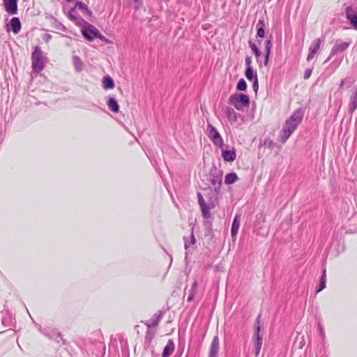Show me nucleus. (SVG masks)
<instances>
[{
  "label": "nucleus",
  "mask_w": 357,
  "mask_h": 357,
  "mask_svg": "<svg viewBox=\"0 0 357 357\" xmlns=\"http://www.w3.org/2000/svg\"><path fill=\"white\" fill-rule=\"evenodd\" d=\"M303 119V113L300 110H296L294 114L285 121L282 130L280 132V142L284 143L290 135L296 129L298 125Z\"/></svg>",
  "instance_id": "nucleus-1"
},
{
  "label": "nucleus",
  "mask_w": 357,
  "mask_h": 357,
  "mask_svg": "<svg viewBox=\"0 0 357 357\" xmlns=\"http://www.w3.org/2000/svg\"><path fill=\"white\" fill-rule=\"evenodd\" d=\"M80 26L83 36L88 40L91 41L96 38L105 40V37L93 25L85 21Z\"/></svg>",
  "instance_id": "nucleus-2"
},
{
  "label": "nucleus",
  "mask_w": 357,
  "mask_h": 357,
  "mask_svg": "<svg viewBox=\"0 0 357 357\" xmlns=\"http://www.w3.org/2000/svg\"><path fill=\"white\" fill-rule=\"evenodd\" d=\"M229 101L238 110H242L250 103L249 97L245 94H234L230 96Z\"/></svg>",
  "instance_id": "nucleus-3"
},
{
  "label": "nucleus",
  "mask_w": 357,
  "mask_h": 357,
  "mask_svg": "<svg viewBox=\"0 0 357 357\" xmlns=\"http://www.w3.org/2000/svg\"><path fill=\"white\" fill-rule=\"evenodd\" d=\"M32 68L35 72H40L44 68L43 53L39 47H36L31 56Z\"/></svg>",
  "instance_id": "nucleus-4"
},
{
  "label": "nucleus",
  "mask_w": 357,
  "mask_h": 357,
  "mask_svg": "<svg viewBox=\"0 0 357 357\" xmlns=\"http://www.w3.org/2000/svg\"><path fill=\"white\" fill-rule=\"evenodd\" d=\"M207 134L208 138L216 147H218L220 149H222L223 147L224 140L222 136L220 135V132L217 130V129L211 124L208 125L207 126Z\"/></svg>",
  "instance_id": "nucleus-5"
},
{
  "label": "nucleus",
  "mask_w": 357,
  "mask_h": 357,
  "mask_svg": "<svg viewBox=\"0 0 357 357\" xmlns=\"http://www.w3.org/2000/svg\"><path fill=\"white\" fill-rule=\"evenodd\" d=\"M209 181L211 183L214 191L216 193L219 192L222 185V175L215 170L214 173H211L209 176Z\"/></svg>",
  "instance_id": "nucleus-6"
},
{
  "label": "nucleus",
  "mask_w": 357,
  "mask_h": 357,
  "mask_svg": "<svg viewBox=\"0 0 357 357\" xmlns=\"http://www.w3.org/2000/svg\"><path fill=\"white\" fill-rule=\"evenodd\" d=\"M347 20L349 21L352 27L357 30V7L353 8L348 6L345 10Z\"/></svg>",
  "instance_id": "nucleus-7"
},
{
  "label": "nucleus",
  "mask_w": 357,
  "mask_h": 357,
  "mask_svg": "<svg viewBox=\"0 0 357 357\" xmlns=\"http://www.w3.org/2000/svg\"><path fill=\"white\" fill-rule=\"evenodd\" d=\"M260 326L259 325V320H257V325L256 326V331L255 333L254 337L255 339V354L258 356L262 346L263 335L259 333Z\"/></svg>",
  "instance_id": "nucleus-8"
},
{
  "label": "nucleus",
  "mask_w": 357,
  "mask_h": 357,
  "mask_svg": "<svg viewBox=\"0 0 357 357\" xmlns=\"http://www.w3.org/2000/svg\"><path fill=\"white\" fill-rule=\"evenodd\" d=\"M321 44V40L320 38H317L313 41L312 45L310 46V47L309 49L310 52H309L307 58V60L308 61H310V60H312L314 58V55L317 53V52L320 49Z\"/></svg>",
  "instance_id": "nucleus-9"
},
{
  "label": "nucleus",
  "mask_w": 357,
  "mask_h": 357,
  "mask_svg": "<svg viewBox=\"0 0 357 357\" xmlns=\"http://www.w3.org/2000/svg\"><path fill=\"white\" fill-rule=\"evenodd\" d=\"M349 46V43L337 40L331 50V56L328 58V59H330L331 56H333L337 52L345 50Z\"/></svg>",
  "instance_id": "nucleus-10"
},
{
  "label": "nucleus",
  "mask_w": 357,
  "mask_h": 357,
  "mask_svg": "<svg viewBox=\"0 0 357 357\" xmlns=\"http://www.w3.org/2000/svg\"><path fill=\"white\" fill-rule=\"evenodd\" d=\"M17 0H3V3L6 12L11 15H15L17 11Z\"/></svg>",
  "instance_id": "nucleus-11"
},
{
  "label": "nucleus",
  "mask_w": 357,
  "mask_h": 357,
  "mask_svg": "<svg viewBox=\"0 0 357 357\" xmlns=\"http://www.w3.org/2000/svg\"><path fill=\"white\" fill-rule=\"evenodd\" d=\"M219 351V338L218 335H215L212 340L210 351H209V357H218Z\"/></svg>",
  "instance_id": "nucleus-12"
},
{
  "label": "nucleus",
  "mask_w": 357,
  "mask_h": 357,
  "mask_svg": "<svg viewBox=\"0 0 357 357\" xmlns=\"http://www.w3.org/2000/svg\"><path fill=\"white\" fill-rule=\"evenodd\" d=\"M68 17L71 21L79 26L85 22V20L81 18L77 13L75 8L69 11Z\"/></svg>",
  "instance_id": "nucleus-13"
},
{
  "label": "nucleus",
  "mask_w": 357,
  "mask_h": 357,
  "mask_svg": "<svg viewBox=\"0 0 357 357\" xmlns=\"http://www.w3.org/2000/svg\"><path fill=\"white\" fill-rule=\"evenodd\" d=\"M240 215H236L232 222L231 234L233 240L234 241L236 238L239 227H240Z\"/></svg>",
  "instance_id": "nucleus-14"
},
{
  "label": "nucleus",
  "mask_w": 357,
  "mask_h": 357,
  "mask_svg": "<svg viewBox=\"0 0 357 357\" xmlns=\"http://www.w3.org/2000/svg\"><path fill=\"white\" fill-rule=\"evenodd\" d=\"M222 157L225 161L232 162L236 160V154L234 150H223Z\"/></svg>",
  "instance_id": "nucleus-15"
},
{
  "label": "nucleus",
  "mask_w": 357,
  "mask_h": 357,
  "mask_svg": "<svg viewBox=\"0 0 357 357\" xmlns=\"http://www.w3.org/2000/svg\"><path fill=\"white\" fill-rule=\"evenodd\" d=\"M10 26L14 33H18L21 29V23L17 17H13L10 20Z\"/></svg>",
  "instance_id": "nucleus-16"
},
{
  "label": "nucleus",
  "mask_w": 357,
  "mask_h": 357,
  "mask_svg": "<svg viewBox=\"0 0 357 357\" xmlns=\"http://www.w3.org/2000/svg\"><path fill=\"white\" fill-rule=\"evenodd\" d=\"M174 350V344L172 340H169L165 346L162 356L163 357H169Z\"/></svg>",
  "instance_id": "nucleus-17"
},
{
  "label": "nucleus",
  "mask_w": 357,
  "mask_h": 357,
  "mask_svg": "<svg viewBox=\"0 0 357 357\" xmlns=\"http://www.w3.org/2000/svg\"><path fill=\"white\" fill-rule=\"evenodd\" d=\"M73 63L77 72L79 73L83 70V63L79 56H74L73 57Z\"/></svg>",
  "instance_id": "nucleus-18"
},
{
  "label": "nucleus",
  "mask_w": 357,
  "mask_h": 357,
  "mask_svg": "<svg viewBox=\"0 0 357 357\" xmlns=\"http://www.w3.org/2000/svg\"><path fill=\"white\" fill-rule=\"evenodd\" d=\"M238 179V177L237 174L234 172H231L227 174L225 176V183L227 185H230L234 183L236 181H237Z\"/></svg>",
  "instance_id": "nucleus-19"
},
{
  "label": "nucleus",
  "mask_w": 357,
  "mask_h": 357,
  "mask_svg": "<svg viewBox=\"0 0 357 357\" xmlns=\"http://www.w3.org/2000/svg\"><path fill=\"white\" fill-rule=\"evenodd\" d=\"M271 47H272L271 40H268L266 43V45H265V52H266L265 59H264V65L265 66H267L269 62V56H270V54H271Z\"/></svg>",
  "instance_id": "nucleus-20"
},
{
  "label": "nucleus",
  "mask_w": 357,
  "mask_h": 357,
  "mask_svg": "<svg viewBox=\"0 0 357 357\" xmlns=\"http://www.w3.org/2000/svg\"><path fill=\"white\" fill-rule=\"evenodd\" d=\"M108 107L114 112L119 111V106L117 101L114 98H109L107 101Z\"/></svg>",
  "instance_id": "nucleus-21"
},
{
  "label": "nucleus",
  "mask_w": 357,
  "mask_h": 357,
  "mask_svg": "<svg viewBox=\"0 0 357 357\" xmlns=\"http://www.w3.org/2000/svg\"><path fill=\"white\" fill-rule=\"evenodd\" d=\"M184 241H185V250H188L191 247V245H193L196 242V239H195V237L193 233L192 232L191 234L190 235V236L188 238L184 237Z\"/></svg>",
  "instance_id": "nucleus-22"
},
{
  "label": "nucleus",
  "mask_w": 357,
  "mask_h": 357,
  "mask_svg": "<svg viewBox=\"0 0 357 357\" xmlns=\"http://www.w3.org/2000/svg\"><path fill=\"white\" fill-rule=\"evenodd\" d=\"M102 86L105 89H112L114 87V84L112 79L107 76L102 80Z\"/></svg>",
  "instance_id": "nucleus-23"
},
{
  "label": "nucleus",
  "mask_w": 357,
  "mask_h": 357,
  "mask_svg": "<svg viewBox=\"0 0 357 357\" xmlns=\"http://www.w3.org/2000/svg\"><path fill=\"white\" fill-rule=\"evenodd\" d=\"M227 116L231 122H236L237 121L236 112L231 107L227 109Z\"/></svg>",
  "instance_id": "nucleus-24"
},
{
  "label": "nucleus",
  "mask_w": 357,
  "mask_h": 357,
  "mask_svg": "<svg viewBox=\"0 0 357 357\" xmlns=\"http://www.w3.org/2000/svg\"><path fill=\"white\" fill-rule=\"evenodd\" d=\"M245 75L250 81H253L255 78H257V73L254 72L252 68H246Z\"/></svg>",
  "instance_id": "nucleus-25"
},
{
  "label": "nucleus",
  "mask_w": 357,
  "mask_h": 357,
  "mask_svg": "<svg viewBox=\"0 0 357 357\" xmlns=\"http://www.w3.org/2000/svg\"><path fill=\"white\" fill-rule=\"evenodd\" d=\"M75 8V9L78 8V9L82 10L84 12H86V13L87 15H89L90 16L92 14V12L90 10L88 9L87 6L85 3H84L82 2H80V1H78V2L76 3Z\"/></svg>",
  "instance_id": "nucleus-26"
},
{
  "label": "nucleus",
  "mask_w": 357,
  "mask_h": 357,
  "mask_svg": "<svg viewBox=\"0 0 357 357\" xmlns=\"http://www.w3.org/2000/svg\"><path fill=\"white\" fill-rule=\"evenodd\" d=\"M257 36L260 38L264 37L265 31H264V24L263 21H259L257 23Z\"/></svg>",
  "instance_id": "nucleus-27"
},
{
  "label": "nucleus",
  "mask_w": 357,
  "mask_h": 357,
  "mask_svg": "<svg viewBox=\"0 0 357 357\" xmlns=\"http://www.w3.org/2000/svg\"><path fill=\"white\" fill-rule=\"evenodd\" d=\"M197 287V282L195 281L192 285L191 289H190L189 295L188 296V301H191L193 299L196 292Z\"/></svg>",
  "instance_id": "nucleus-28"
},
{
  "label": "nucleus",
  "mask_w": 357,
  "mask_h": 357,
  "mask_svg": "<svg viewBox=\"0 0 357 357\" xmlns=\"http://www.w3.org/2000/svg\"><path fill=\"white\" fill-rule=\"evenodd\" d=\"M326 270H324L323 275L321 278L320 287H319V289L317 291V292L321 291L326 287Z\"/></svg>",
  "instance_id": "nucleus-29"
},
{
  "label": "nucleus",
  "mask_w": 357,
  "mask_h": 357,
  "mask_svg": "<svg viewBox=\"0 0 357 357\" xmlns=\"http://www.w3.org/2000/svg\"><path fill=\"white\" fill-rule=\"evenodd\" d=\"M249 46L251 48V50H252V52L255 53V56L257 57H259L261 56V52L257 48V45L255 43H253L252 42L250 41L249 42Z\"/></svg>",
  "instance_id": "nucleus-30"
},
{
  "label": "nucleus",
  "mask_w": 357,
  "mask_h": 357,
  "mask_svg": "<svg viewBox=\"0 0 357 357\" xmlns=\"http://www.w3.org/2000/svg\"><path fill=\"white\" fill-rule=\"evenodd\" d=\"M200 208L202 209V212L203 216L205 218H208L210 217L211 207H209L208 206L206 205V206H202Z\"/></svg>",
  "instance_id": "nucleus-31"
},
{
  "label": "nucleus",
  "mask_w": 357,
  "mask_h": 357,
  "mask_svg": "<svg viewBox=\"0 0 357 357\" xmlns=\"http://www.w3.org/2000/svg\"><path fill=\"white\" fill-rule=\"evenodd\" d=\"M247 88V84L245 81L243 79H241L238 81V83L237 84L236 89L238 91H245Z\"/></svg>",
  "instance_id": "nucleus-32"
},
{
  "label": "nucleus",
  "mask_w": 357,
  "mask_h": 357,
  "mask_svg": "<svg viewBox=\"0 0 357 357\" xmlns=\"http://www.w3.org/2000/svg\"><path fill=\"white\" fill-rule=\"evenodd\" d=\"M353 83V81L350 79H343L341 80L340 87H343L344 85H347V87H350Z\"/></svg>",
  "instance_id": "nucleus-33"
},
{
  "label": "nucleus",
  "mask_w": 357,
  "mask_h": 357,
  "mask_svg": "<svg viewBox=\"0 0 357 357\" xmlns=\"http://www.w3.org/2000/svg\"><path fill=\"white\" fill-rule=\"evenodd\" d=\"M198 201H199V204L200 207L206 205L203 197L202 196V195L200 193H198Z\"/></svg>",
  "instance_id": "nucleus-34"
},
{
  "label": "nucleus",
  "mask_w": 357,
  "mask_h": 357,
  "mask_svg": "<svg viewBox=\"0 0 357 357\" xmlns=\"http://www.w3.org/2000/svg\"><path fill=\"white\" fill-rule=\"evenodd\" d=\"M245 61L246 68H252V66H251L252 59L250 56H247L245 57Z\"/></svg>",
  "instance_id": "nucleus-35"
},
{
  "label": "nucleus",
  "mask_w": 357,
  "mask_h": 357,
  "mask_svg": "<svg viewBox=\"0 0 357 357\" xmlns=\"http://www.w3.org/2000/svg\"><path fill=\"white\" fill-rule=\"evenodd\" d=\"M311 75H312V70L311 69H307L305 71V73H304V79H307L310 78Z\"/></svg>",
  "instance_id": "nucleus-36"
},
{
  "label": "nucleus",
  "mask_w": 357,
  "mask_h": 357,
  "mask_svg": "<svg viewBox=\"0 0 357 357\" xmlns=\"http://www.w3.org/2000/svg\"><path fill=\"white\" fill-rule=\"evenodd\" d=\"M318 327H319V330L320 335L321 336V337H322V338H324V337H325V333H324V331L323 327L321 326V324H319V325H318Z\"/></svg>",
  "instance_id": "nucleus-37"
},
{
  "label": "nucleus",
  "mask_w": 357,
  "mask_h": 357,
  "mask_svg": "<svg viewBox=\"0 0 357 357\" xmlns=\"http://www.w3.org/2000/svg\"><path fill=\"white\" fill-rule=\"evenodd\" d=\"M253 88L255 89V91H257L258 89V79L257 78H255L254 80H253Z\"/></svg>",
  "instance_id": "nucleus-38"
},
{
  "label": "nucleus",
  "mask_w": 357,
  "mask_h": 357,
  "mask_svg": "<svg viewBox=\"0 0 357 357\" xmlns=\"http://www.w3.org/2000/svg\"><path fill=\"white\" fill-rule=\"evenodd\" d=\"M134 2L137 3V6H139L142 3V0H133Z\"/></svg>",
  "instance_id": "nucleus-39"
}]
</instances>
